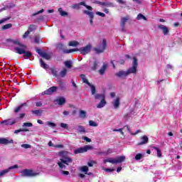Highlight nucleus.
<instances>
[{
	"label": "nucleus",
	"instance_id": "4be33fe9",
	"mask_svg": "<svg viewBox=\"0 0 182 182\" xmlns=\"http://www.w3.org/2000/svg\"><path fill=\"white\" fill-rule=\"evenodd\" d=\"M77 132L78 133H80L81 134H85V133H87L86 128L82 125H77L76 128Z\"/></svg>",
	"mask_w": 182,
	"mask_h": 182
},
{
	"label": "nucleus",
	"instance_id": "e2e57ef3",
	"mask_svg": "<svg viewBox=\"0 0 182 182\" xmlns=\"http://www.w3.org/2000/svg\"><path fill=\"white\" fill-rule=\"evenodd\" d=\"M55 149H63V145L62 144H56L54 146Z\"/></svg>",
	"mask_w": 182,
	"mask_h": 182
},
{
	"label": "nucleus",
	"instance_id": "bf43d9fd",
	"mask_svg": "<svg viewBox=\"0 0 182 182\" xmlns=\"http://www.w3.org/2000/svg\"><path fill=\"white\" fill-rule=\"evenodd\" d=\"M104 170H105V171H106L107 173H112V171H114V168H105Z\"/></svg>",
	"mask_w": 182,
	"mask_h": 182
},
{
	"label": "nucleus",
	"instance_id": "8fccbe9b",
	"mask_svg": "<svg viewBox=\"0 0 182 182\" xmlns=\"http://www.w3.org/2000/svg\"><path fill=\"white\" fill-rule=\"evenodd\" d=\"M43 12H45V10L42 9L41 10L37 11L36 13L33 14L31 16H36V15H39V14H43Z\"/></svg>",
	"mask_w": 182,
	"mask_h": 182
},
{
	"label": "nucleus",
	"instance_id": "603ef678",
	"mask_svg": "<svg viewBox=\"0 0 182 182\" xmlns=\"http://www.w3.org/2000/svg\"><path fill=\"white\" fill-rule=\"evenodd\" d=\"M35 29H36V27L35 26V25H31V26L28 27V31L29 32H33V31H35Z\"/></svg>",
	"mask_w": 182,
	"mask_h": 182
},
{
	"label": "nucleus",
	"instance_id": "423d86ee",
	"mask_svg": "<svg viewBox=\"0 0 182 182\" xmlns=\"http://www.w3.org/2000/svg\"><path fill=\"white\" fill-rule=\"evenodd\" d=\"M93 146L90 145H86L84 147L77 149L74 151L75 154H79V153H86L88 150H92Z\"/></svg>",
	"mask_w": 182,
	"mask_h": 182
},
{
	"label": "nucleus",
	"instance_id": "dca6fc26",
	"mask_svg": "<svg viewBox=\"0 0 182 182\" xmlns=\"http://www.w3.org/2000/svg\"><path fill=\"white\" fill-rule=\"evenodd\" d=\"M57 90L58 87L53 86L44 91L43 92V95H52V93H55V92H56Z\"/></svg>",
	"mask_w": 182,
	"mask_h": 182
},
{
	"label": "nucleus",
	"instance_id": "aec40b11",
	"mask_svg": "<svg viewBox=\"0 0 182 182\" xmlns=\"http://www.w3.org/2000/svg\"><path fill=\"white\" fill-rule=\"evenodd\" d=\"M116 76H117L118 77H127V76H129V73L127 70V71L121 70L116 73Z\"/></svg>",
	"mask_w": 182,
	"mask_h": 182
},
{
	"label": "nucleus",
	"instance_id": "2f4dec72",
	"mask_svg": "<svg viewBox=\"0 0 182 182\" xmlns=\"http://www.w3.org/2000/svg\"><path fill=\"white\" fill-rule=\"evenodd\" d=\"M58 12L61 16H68V14L66 11H63L62 8L58 9Z\"/></svg>",
	"mask_w": 182,
	"mask_h": 182
},
{
	"label": "nucleus",
	"instance_id": "052dcab7",
	"mask_svg": "<svg viewBox=\"0 0 182 182\" xmlns=\"http://www.w3.org/2000/svg\"><path fill=\"white\" fill-rule=\"evenodd\" d=\"M60 127H62L63 129H68L69 127L68 126V124L61 123Z\"/></svg>",
	"mask_w": 182,
	"mask_h": 182
},
{
	"label": "nucleus",
	"instance_id": "2eb2a0df",
	"mask_svg": "<svg viewBox=\"0 0 182 182\" xmlns=\"http://www.w3.org/2000/svg\"><path fill=\"white\" fill-rule=\"evenodd\" d=\"M149 143V137L146 135L140 137V141L138 142V146H143Z\"/></svg>",
	"mask_w": 182,
	"mask_h": 182
},
{
	"label": "nucleus",
	"instance_id": "f704fd0d",
	"mask_svg": "<svg viewBox=\"0 0 182 182\" xmlns=\"http://www.w3.org/2000/svg\"><path fill=\"white\" fill-rule=\"evenodd\" d=\"M136 19L137 21H140L141 19H143L144 21H147V18H146V16H144L143 14H139L136 16Z\"/></svg>",
	"mask_w": 182,
	"mask_h": 182
},
{
	"label": "nucleus",
	"instance_id": "0eeeda50",
	"mask_svg": "<svg viewBox=\"0 0 182 182\" xmlns=\"http://www.w3.org/2000/svg\"><path fill=\"white\" fill-rule=\"evenodd\" d=\"M82 5L83 6H85V8L87 9H88L89 11H92V9H93L92 8V6L86 5V3H85V1H81V2L78 3V4H73L72 6V9H80V6H82Z\"/></svg>",
	"mask_w": 182,
	"mask_h": 182
},
{
	"label": "nucleus",
	"instance_id": "ea45409f",
	"mask_svg": "<svg viewBox=\"0 0 182 182\" xmlns=\"http://www.w3.org/2000/svg\"><path fill=\"white\" fill-rule=\"evenodd\" d=\"M46 126H48L49 127H51L53 129L54 127H56V124L51 122H46Z\"/></svg>",
	"mask_w": 182,
	"mask_h": 182
},
{
	"label": "nucleus",
	"instance_id": "4468645a",
	"mask_svg": "<svg viewBox=\"0 0 182 182\" xmlns=\"http://www.w3.org/2000/svg\"><path fill=\"white\" fill-rule=\"evenodd\" d=\"M37 53L41 56V58H43L44 59H46V60H49L50 59V55H49L46 52L41 51V49L36 50Z\"/></svg>",
	"mask_w": 182,
	"mask_h": 182
},
{
	"label": "nucleus",
	"instance_id": "774afa93",
	"mask_svg": "<svg viewBox=\"0 0 182 182\" xmlns=\"http://www.w3.org/2000/svg\"><path fill=\"white\" fill-rule=\"evenodd\" d=\"M25 117V113L19 114V119H23Z\"/></svg>",
	"mask_w": 182,
	"mask_h": 182
},
{
	"label": "nucleus",
	"instance_id": "338daca9",
	"mask_svg": "<svg viewBox=\"0 0 182 182\" xmlns=\"http://www.w3.org/2000/svg\"><path fill=\"white\" fill-rule=\"evenodd\" d=\"M84 140H85V141H87V143H90V141H92V139H90V138H88L87 136H84Z\"/></svg>",
	"mask_w": 182,
	"mask_h": 182
},
{
	"label": "nucleus",
	"instance_id": "49530a36",
	"mask_svg": "<svg viewBox=\"0 0 182 182\" xmlns=\"http://www.w3.org/2000/svg\"><path fill=\"white\" fill-rule=\"evenodd\" d=\"M64 48H65V45H63V43H58L57 45V49H58V50H63Z\"/></svg>",
	"mask_w": 182,
	"mask_h": 182
},
{
	"label": "nucleus",
	"instance_id": "864d4df0",
	"mask_svg": "<svg viewBox=\"0 0 182 182\" xmlns=\"http://www.w3.org/2000/svg\"><path fill=\"white\" fill-rule=\"evenodd\" d=\"M51 73L53 76L58 77V71L55 69H51Z\"/></svg>",
	"mask_w": 182,
	"mask_h": 182
},
{
	"label": "nucleus",
	"instance_id": "72a5a7b5",
	"mask_svg": "<svg viewBox=\"0 0 182 182\" xmlns=\"http://www.w3.org/2000/svg\"><path fill=\"white\" fill-rule=\"evenodd\" d=\"M40 63L41 68H43V69H48V68H49V66L46 63H45V62H43V60H42V58L40 59Z\"/></svg>",
	"mask_w": 182,
	"mask_h": 182
},
{
	"label": "nucleus",
	"instance_id": "f8f14e48",
	"mask_svg": "<svg viewBox=\"0 0 182 182\" xmlns=\"http://www.w3.org/2000/svg\"><path fill=\"white\" fill-rule=\"evenodd\" d=\"M159 29H160L162 32V33L165 36H167V35H168L170 30L168 29V27L163 25V24H160L158 26Z\"/></svg>",
	"mask_w": 182,
	"mask_h": 182
},
{
	"label": "nucleus",
	"instance_id": "5fc2aeb1",
	"mask_svg": "<svg viewBox=\"0 0 182 182\" xmlns=\"http://www.w3.org/2000/svg\"><path fill=\"white\" fill-rule=\"evenodd\" d=\"M21 147H23V149H31V146L28 144H21Z\"/></svg>",
	"mask_w": 182,
	"mask_h": 182
},
{
	"label": "nucleus",
	"instance_id": "a878e982",
	"mask_svg": "<svg viewBox=\"0 0 182 182\" xmlns=\"http://www.w3.org/2000/svg\"><path fill=\"white\" fill-rule=\"evenodd\" d=\"M107 69V64L104 63L101 69L99 70V73L101 75H105L106 70Z\"/></svg>",
	"mask_w": 182,
	"mask_h": 182
},
{
	"label": "nucleus",
	"instance_id": "473e14b6",
	"mask_svg": "<svg viewBox=\"0 0 182 182\" xmlns=\"http://www.w3.org/2000/svg\"><path fill=\"white\" fill-rule=\"evenodd\" d=\"M87 85H88V86H89V87H90V89H91V93H92V95H95V93H96V87H95V85L90 84V82L88 83Z\"/></svg>",
	"mask_w": 182,
	"mask_h": 182
},
{
	"label": "nucleus",
	"instance_id": "f3484780",
	"mask_svg": "<svg viewBox=\"0 0 182 182\" xmlns=\"http://www.w3.org/2000/svg\"><path fill=\"white\" fill-rule=\"evenodd\" d=\"M83 12L86 15H88V16L90 18V25H93V18H95V14H93V12L89 11L87 10H84Z\"/></svg>",
	"mask_w": 182,
	"mask_h": 182
},
{
	"label": "nucleus",
	"instance_id": "de8ad7c7",
	"mask_svg": "<svg viewBox=\"0 0 182 182\" xmlns=\"http://www.w3.org/2000/svg\"><path fill=\"white\" fill-rule=\"evenodd\" d=\"M124 128H120L119 129H113L112 132H119V133L122 135V136H124V132H123V130H124Z\"/></svg>",
	"mask_w": 182,
	"mask_h": 182
},
{
	"label": "nucleus",
	"instance_id": "20e7f679",
	"mask_svg": "<svg viewBox=\"0 0 182 182\" xmlns=\"http://www.w3.org/2000/svg\"><path fill=\"white\" fill-rule=\"evenodd\" d=\"M126 160V156H118L116 159L113 158H109L104 160V164H106V163H111L112 164H117L119 163H123Z\"/></svg>",
	"mask_w": 182,
	"mask_h": 182
},
{
	"label": "nucleus",
	"instance_id": "c03bdc74",
	"mask_svg": "<svg viewBox=\"0 0 182 182\" xmlns=\"http://www.w3.org/2000/svg\"><path fill=\"white\" fill-rule=\"evenodd\" d=\"M31 112L33 114H36V116H41V114H42V111L39 109L33 110Z\"/></svg>",
	"mask_w": 182,
	"mask_h": 182
},
{
	"label": "nucleus",
	"instance_id": "79ce46f5",
	"mask_svg": "<svg viewBox=\"0 0 182 182\" xmlns=\"http://www.w3.org/2000/svg\"><path fill=\"white\" fill-rule=\"evenodd\" d=\"M89 125L91 126V127H97L98 126L97 123L95 122L93 120L89 121Z\"/></svg>",
	"mask_w": 182,
	"mask_h": 182
},
{
	"label": "nucleus",
	"instance_id": "4d7b16f0",
	"mask_svg": "<svg viewBox=\"0 0 182 182\" xmlns=\"http://www.w3.org/2000/svg\"><path fill=\"white\" fill-rule=\"evenodd\" d=\"M92 69V70H96V69H97V61L94 62Z\"/></svg>",
	"mask_w": 182,
	"mask_h": 182
},
{
	"label": "nucleus",
	"instance_id": "a19ab883",
	"mask_svg": "<svg viewBox=\"0 0 182 182\" xmlns=\"http://www.w3.org/2000/svg\"><path fill=\"white\" fill-rule=\"evenodd\" d=\"M80 77H81V79L82 80V81H83L84 83H86L87 85H89V83H90V82H89V81L87 80V79H86V77L85 76V75L81 74V75H80Z\"/></svg>",
	"mask_w": 182,
	"mask_h": 182
},
{
	"label": "nucleus",
	"instance_id": "5701e85b",
	"mask_svg": "<svg viewBox=\"0 0 182 182\" xmlns=\"http://www.w3.org/2000/svg\"><path fill=\"white\" fill-rule=\"evenodd\" d=\"M112 105L114 109H119V106H120V98L117 97L115 100L112 101Z\"/></svg>",
	"mask_w": 182,
	"mask_h": 182
},
{
	"label": "nucleus",
	"instance_id": "ddd939ff",
	"mask_svg": "<svg viewBox=\"0 0 182 182\" xmlns=\"http://www.w3.org/2000/svg\"><path fill=\"white\" fill-rule=\"evenodd\" d=\"M15 168H18V165H14V166L9 167L6 169L1 171H0V177H4V176H5V174H7V173H9V171H11V170H14Z\"/></svg>",
	"mask_w": 182,
	"mask_h": 182
},
{
	"label": "nucleus",
	"instance_id": "a18cd8bd",
	"mask_svg": "<svg viewBox=\"0 0 182 182\" xmlns=\"http://www.w3.org/2000/svg\"><path fill=\"white\" fill-rule=\"evenodd\" d=\"M65 66L66 68H68V69H70V68H72V61H69V60L65 61Z\"/></svg>",
	"mask_w": 182,
	"mask_h": 182
},
{
	"label": "nucleus",
	"instance_id": "680f3d73",
	"mask_svg": "<svg viewBox=\"0 0 182 182\" xmlns=\"http://www.w3.org/2000/svg\"><path fill=\"white\" fill-rule=\"evenodd\" d=\"M31 33L30 31H28V30L23 35V38L25 39V38H28V36H29V34Z\"/></svg>",
	"mask_w": 182,
	"mask_h": 182
},
{
	"label": "nucleus",
	"instance_id": "4c0bfd02",
	"mask_svg": "<svg viewBox=\"0 0 182 182\" xmlns=\"http://www.w3.org/2000/svg\"><path fill=\"white\" fill-rule=\"evenodd\" d=\"M12 28V23H8L1 27L2 31H6V29H9Z\"/></svg>",
	"mask_w": 182,
	"mask_h": 182
},
{
	"label": "nucleus",
	"instance_id": "a211bd4d",
	"mask_svg": "<svg viewBox=\"0 0 182 182\" xmlns=\"http://www.w3.org/2000/svg\"><path fill=\"white\" fill-rule=\"evenodd\" d=\"M0 144H14V141L8 138H0Z\"/></svg>",
	"mask_w": 182,
	"mask_h": 182
},
{
	"label": "nucleus",
	"instance_id": "cd10ccee",
	"mask_svg": "<svg viewBox=\"0 0 182 182\" xmlns=\"http://www.w3.org/2000/svg\"><path fill=\"white\" fill-rule=\"evenodd\" d=\"M56 102L58 105H60V106H62V105H64V103L66 102V100L65 99V97H62L56 100Z\"/></svg>",
	"mask_w": 182,
	"mask_h": 182
},
{
	"label": "nucleus",
	"instance_id": "bb28decb",
	"mask_svg": "<svg viewBox=\"0 0 182 182\" xmlns=\"http://www.w3.org/2000/svg\"><path fill=\"white\" fill-rule=\"evenodd\" d=\"M125 127H127V131L129 132V133H130V134H132V136H136V134H139V133L141 132V130L138 129L135 133L132 132V130L130 129V127H129V126L126 125Z\"/></svg>",
	"mask_w": 182,
	"mask_h": 182
},
{
	"label": "nucleus",
	"instance_id": "b1692460",
	"mask_svg": "<svg viewBox=\"0 0 182 182\" xmlns=\"http://www.w3.org/2000/svg\"><path fill=\"white\" fill-rule=\"evenodd\" d=\"M100 5H102V6H107V8H114V4L112 2H100Z\"/></svg>",
	"mask_w": 182,
	"mask_h": 182
},
{
	"label": "nucleus",
	"instance_id": "c9c22d12",
	"mask_svg": "<svg viewBox=\"0 0 182 182\" xmlns=\"http://www.w3.org/2000/svg\"><path fill=\"white\" fill-rule=\"evenodd\" d=\"M67 73H68V70H66V68H63V70H61L60 73V77H65Z\"/></svg>",
	"mask_w": 182,
	"mask_h": 182
},
{
	"label": "nucleus",
	"instance_id": "69168bd1",
	"mask_svg": "<svg viewBox=\"0 0 182 182\" xmlns=\"http://www.w3.org/2000/svg\"><path fill=\"white\" fill-rule=\"evenodd\" d=\"M60 87L62 90H65V85H63V82H60Z\"/></svg>",
	"mask_w": 182,
	"mask_h": 182
},
{
	"label": "nucleus",
	"instance_id": "13d9d810",
	"mask_svg": "<svg viewBox=\"0 0 182 182\" xmlns=\"http://www.w3.org/2000/svg\"><path fill=\"white\" fill-rule=\"evenodd\" d=\"M96 14L97 15H99V16H102V18H105V16H106V14H105V13H102L100 11H97Z\"/></svg>",
	"mask_w": 182,
	"mask_h": 182
},
{
	"label": "nucleus",
	"instance_id": "3c124183",
	"mask_svg": "<svg viewBox=\"0 0 182 182\" xmlns=\"http://www.w3.org/2000/svg\"><path fill=\"white\" fill-rule=\"evenodd\" d=\"M9 19H11L10 17L4 18L1 19L0 20V25H1V23H5V22H6V21H9Z\"/></svg>",
	"mask_w": 182,
	"mask_h": 182
},
{
	"label": "nucleus",
	"instance_id": "412c9836",
	"mask_svg": "<svg viewBox=\"0 0 182 182\" xmlns=\"http://www.w3.org/2000/svg\"><path fill=\"white\" fill-rule=\"evenodd\" d=\"M25 106H28V104H26V102L21 104L20 105L14 108V113H19V112H21V110H22V109L25 107Z\"/></svg>",
	"mask_w": 182,
	"mask_h": 182
},
{
	"label": "nucleus",
	"instance_id": "6ab92c4d",
	"mask_svg": "<svg viewBox=\"0 0 182 182\" xmlns=\"http://www.w3.org/2000/svg\"><path fill=\"white\" fill-rule=\"evenodd\" d=\"M79 170L81 173H84V174H87V176H92V174L91 172L87 173V171H89V167H87V166H80Z\"/></svg>",
	"mask_w": 182,
	"mask_h": 182
},
{
	"label": "nucleus",
	"instance_id": "7ed1b4c3",
	"mask_svg": "<svg viewBox=\"0 0 182 182\" xmlns=\"http://www.w3.org/2000/svg\"><path fill=\"white\" fill-rule=\"evenodd\" d=\"M92 50V45L88 44L85 47L80 48H73V49H66L63 50L64 53H72V52H80L82 55H87L89 52Z\"/></svg>",
	"mask_w": 182,
	"mask_h": 182
},
{
	"label": "nucleus",
	"instance_id": "0e129e2a",
	"mask_svg": "<svg viewBox=\"0 0 182 182\" xmlns=\"http://www.w3.org/2000/svg\"><path fill=\"white\" fill-rule=\"evenodd\" d=\"M41 41V38H39V37L36 36L34 38V42L35 43H39V41Z\"/></svg>",
	"mask_w": 182,
	"mask_h": 182
},
{
	"label": "nucleus",
	"instance_id": "9b49d317",
	"mask_svg": "<svg viewBox=\"0 0 182 182\" xmlns=\"http://www.w3.org/2000/svg\"><path fill=\"white\" fill-rule=\"evenodd\" d=\"M16 123V119L11 118V119H8L3 120L1 122V124H4L5 126H12Z\"/></svg>",
	"mask_w": 182,
	"mask_h": 182
},
{
	"label": "nucleus",
	"instance_id": "c85d7f7f",
	"mask_svg": "<svg viewBox=\"0 0 182 182\" xmlns=\"http://www.w3.org/2000/svg\"><path fill=\"white\" fill-rule=\"evenodd\" d=\"M144 154H137L135 156V160L136 161H139V160H141V159H144Z\"/></svg>",
	"mask_w": 182,
	"mask_h": 182
},
{
	"label": "nucleus",
	"instance_id": "f257e3e1",
	"mask_svg": "<svg viewBox=\"0 0 182 182\" xmlns=\"http://www.w3.org/2000/svg\"><path fill=\"white\" fill-rule=\"evenodd\" d=\"M7 42L17 45L18 47H15L14 50H16V53H18V55H23V56L26 57L25 59H29V58L32 56V53L26 51V46L19 42V40L8 39Z\"/></svg>",
	"mask_w": 182,
	"mask_h": 182
},
{
	"label": "nucleus",
	"instance_id": "f03ea898",
	"mask_svg": "<svg viewBox=\"0 0 182 182\" xmlns=\"http://www.w3.org/2000/svg\"><path fill=\"white\" fill-rule=\"evenodd\" d=\"M58 156L60 157L58 161V165L60 168L65 170L67 166L73 161L72 158L69 157V152L67 151H61L58 152Z\"/></svg>",
	"mask_w": 182,
	"mask_h": 182
},
{
	"label": "nucleus",
	"instance_id": "393cba45",
	"mask_svg": "<svg viewBox=\"0 0 182 182\" xmlns=\"http://www.w3.org/2000/svg\"><path fill=\"white\" fill-rule=\"evenodd\" d=\"M106 100H101L100 102L97 105V109H102L106 106Z\"/></svg>",
	"mask_w": 182,
	"mask_h": 182
},
{
	"label": "nucleus",
	"instance_id": "9d476101",
	"mask_svg": "<svg viewBox=\"0 0 182 182\" xmlns=\"http://www.w3.org/2000/svg\"><path fill=\"white\" fill-rule=\"evenodd\" d=\"M129 16H127L126 17H122L121 18V23H120V26L122 28V32H126V23L127 22V21H129Z\"/></svg>",
	"mask_w": 182,
	"mask_h": 182
},
{
	"label": "nucleus",
	"instance_id": "6e6d98bb",
	"mask_svg": "<svg viewBox=\"0 0 182 182\" xmlns=\"http://www.w3.org/2000/svg\"><path fill=\"white\" fill-rule=\"evenodd\" d=\"M119 5H126V1L124 0H116Z\"/></svg>",
	"mask_w": 182,
	"mask_h": 182
},
{
	"label": "nucleus",
	"instance_id": "7c9ffc66",
	"mask_svg": "<svg viewBox=\"0 0 182 182\" xmlns=\"http://www.w3.org/2000/svg\"><path fill=\"white\" fill-rule=\"evenodd\" d=\"M152 149H154V150H156L157 153V157H162L161 151L160 150V149L157 148L156 146H152Z\"/></svg>",
	"mask_w": 182,
	"mask_h": 182
},
{
	"label": "nucleus",
	"instance_id": "09e8293b",
	"mask_svg": "<svg viewBox=\"0 0 182 182\" xmlns=\"http://www.w3.org/2000/svg\"><path fill=\"white\" fill-rule=\"evenodd\" d=\"M32 126H33V124L31 122H25L23 124V127H32Z\"/></svg>",
	"mask_w": 182,
	"mask_h": 182
},
{
	"label": "nucleus",
	"instance_id": "1a4fd4ad",
	"mask_svg": "<svg viewBox=\"0 0 182 182\" xmlns=\"http://www.w3.org/2000/svg\"><path fill=\"white\" fill-rule=\"evenodd\" d=\"M106 46H107L106 40L103 39L102 45L97 48H95L94 50H95L97 53H102V52H104L105 49H106Z\"/></svg>",
	"mask_w": 182,
	"mask_h": 182
},
{
	"label": "nucleus",
	"instance_id": "58836bf2",
	"mask_svg": "<svg viewBox=\"0 0 182 182\" xmlns=\"http://www.w3.org/2000/svg\"><path fill=\"white\" fill-rule=\"evenodd\" d=\"M80 117L81 119H86V111L80 110Z\"/></svg>",
	"mask_w": 182,
	"mask_h": 182
},
{
	"label": "nucleus",
	"instance_id": "37998d69",
	"mask_svg": "<svg viewBox=\"0 0 182 182\" xmlns=\"http://www.w3.org/2000/svg\"><path fill=\"white\" fill-rule=\"evenodd\" d=\"M21 132H29V129H20L14 131V134H18V133H21Z\"/></svg>",
	"mask_w": 182,
	"mask_h": 182
},
{
	"label": "nucleus",
	"instance_id": "e433bc0d",
	"mask_svg": "<svg viewBox=\"0 0 182 182\" xmlns=\"http://www.w3.org/2000/svg\"><path fill=\"white\" fill-rule=\"evenodd\" d=\"M77 46H79V42L75 41H70L69 43H68V46L76 47Z\"/></svg>",
	"mask_w": 182,
	"mask_h": 182
},
{
	"label": "nucleus",
	"instance_id": "6e6552de",
	"mask_svg": "<svg viewBox=\"0 0 182 182\" xmlns=\"http://www.w3.org/2000/svg\"><path fill=\"white\" fill-rule=\"evenodd\" d=\"M21 176L23 177H34V176H36V173L32 170L24 169L21 171Z\"/></svg>",
	"mask_w": 182,
	"mask_h": 182
},
{
	"label": "nucleus",
	"instance_id": "c756f323",
	"mask_svg": "<svg viewBox=\"0 0 182 182\" xmlns=\"http://www.w3.org/2000/svg\"><path fill=\"white\" fill-rule=\"evenodd\" d=\"M95 97L96 100H105L104 94H96L95 95Z\"/></svg>",
	"mask_w": 182,
	"mask_h": 182
},
{
	"label": "nucleus",
	"instance_id": "39448f33",
	"mask_svg": "<svg viewBox=\"0 0 182 182\" xmlns=\"http://www.w3.org/2000/svg\"><path fill=\"white\" fill-rule=\"evenodd\" d=\"M133 63H132V66L131 68H129L128 69V70H127L128 72V75H131V73L136 75V73H137V59H136L135 57L133 58Z\"/></svg>",
	"mask_w": 182,
	"mask_h": 182
}]
</instances>
